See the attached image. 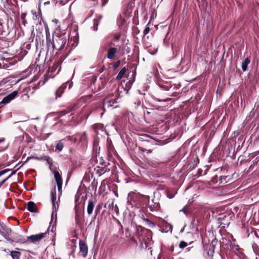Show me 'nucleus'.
Returning <instances> with one entry per match:
<instances>
[{
	"mask_svg": "<svg viewBox=\"0 0 259 259\" xmlns=\"http://www.w3.org/2000/svg\"><path fill=\"white\" fill-rule=\"evenodd\" d=\"M55 220V222H56L57 220V212H55V214H54L53 211H52V216H51V222Z\"/></svg>",
	"mask_w": 259,
	"mask_h": 259,
	"instance_id": "obj_25",
	"label": "nucleus"
},
{
	"mask_svg": "<svg viewBox=\"0 0 259 259\" xmlns=\"http://www.w3.org/2000/svg\"><path fill=\"white\" fill-rule=\"evenodd\" d=\"M27 209L30 212H34L36 210V206L34 202L29 201L27 204Z\"/></svg>",
	"mask_w": 259,
	"mask_h": 259,
	"instance_id": "obj_9",
	"label": "nucleus"
},
{
	"mask_svg": "<svg viewBox=\"0 0 259 259\" xmlns=\"http://www.w3.org/2000/svg\"><path fill=\"white\" fill-rule=\"evenodd\" d=\"M10 254L13 259H20L21 253L19 251H12Z\"/></svg>",
	"mask_w": 259,
	"mask_h": 259,
	"instance_id": "obj_15",
	"label": "nucleus"
},
{
	"mask_svg": "<svg viewBox=\"0 0 259 259\" xmlns=\"http://www.w3.org/2000/svg\"><path fill=\"white\" fill-rule=\"evenodd\" d=\"M18 95V92L16 91H14L12 92L11 94L8 95L6 97H5L0 104H6L9 103L10 101L14 99Z\"/></svg>",
	"mask_w": 259,
	"mask_h": 259,
	"instance_id": "obj_6",
	"label": "nucleus"
},
{
	"mask_svg": "<svg viewBox=\"0 0 259 259\" xmlns=\"http://www.w3.org/2000/svg\"><path fill=\"white\" fill-rule=\"evenodd\" d=\"M56 190L54 187V189L51 192V201L52 203L56 202Z\"/></svg>",
	"mask_w": 259,
	"mask_h": 259,
	"instance_id": "obj_16",
	"label": "nucleus"
},
{
	"mask_svg": "<svg viewBox=\"0 0 259 259\" xmlns=\"http://www.w3.org/2000/svg\"><path fill=\"white\" fill-rule=\"evenodd\" d=\"M81 138L82 139H85V138H86V133H84L82 135Z\"/></svg>",
	"mask_w": 259,
	"mask_h": 259,
	"instance_id": "obj_37",
	"label": "nucleus"
},
{
	"mask_svg": "<svg viewBox=\"0 0 259 259\" xmlns=\"http://www.w3.org/2000/svg\"><path fill=\"white\" fill-rule=\"evenodd\" d=\"M58 68H59V69L57 72V73H58L60 70V67L59 63H57L53 66L51 71H55Z\"/></svg>",
	"mask_w": 259,
	"mask_h": 259,
	"instance_id": "obj_21",
	"label": "nucleus"
},
{
	"mask_svg": "<svg viewBox=\"0 0 259 259\" xmlns=\"http://www.w3.org/2000/svg\"><path fill=\"white\" fill-rule=\"evenodd\" d=\"M95 212H96V215H97V214H98V210H97V209H96V210H95Z\"/></svg>",
	"mask_w": 259,
	"mask_h": 259,
	"instance_id": "obj_42",
	"label": "nucleus"
},
{
	"mask_svg": "<svg viewBox=\"0 0 259 259\" xmlns=\"http://www.w3.org/2000/svg\"><path fill=\"white\" fill-rule=\"evenodd\" d=\"M109 169L107 167H99L97 172L100 176L105 174L106 171H109Z\"/></svg>",
	"mask_w": 259,
	"mask_h": 259,
	"instance_id": "obj_14",
	"label": "nucleus"
},
{
	"mask_svg": "<svg viewBox=\"0 0 259 259\" xmlns=\"http://www.w3.org/2000/svg\"><path fill=\"white\" fill-rule=\"evenodd\" d=\"M143 221L147 224L148 226L150 228H153L155 226L154 224L149 219L144 218L143 219Z\"/></svg>",
	"mask_w": 259,
	"mask_h": 259,
	"instance_id": "obj_18",
	"label": "nucleus"
},
{
	"mask_svg": "<svg viewBox=\"0 0 259 259\" xmlns=\"http://www.w3.org/2000/svg\"><path fill=\"white\" fill-rule=\"evenodd\" d=\"M98 21L97 20H94V28L95 30H98Z\"/></svg>",
	"mask_w": 259,
	"mask_h": 259,
	"instance_id": "obj_27",
	"label": "nucleus"
},
{
	"mask_svg": "<svg viewBox=\"0 0 259 259\" xmlns=\"http://www.w3.org/2000/svg\"><path fill=\"white\" fill-rule=\"evenodd\" d=\"M108 2V0H102V6H104Z\"/></svg>",
	"mask_w": 259,
	"mask_h": 259,
	"instance_id": "obj_34",
	"label": "nucleus"
},
{
	"mask_svg": "<svg viewBox=\"0 0 259 259\" xmlns=\"http://www.w3.org/2000/svg\"><path fill=\"white\" fill-rule=\"evenodd\" d=\"M62 93H63L62 89L61 88H59L58 90L56 92V99H57V97H60Z\"/></svg>",
	"mask_w": 259,
	"mask_h": 259,
	"instance_id": "obj_23",
	"label": "nucleus"
},
{
	"mask_svg": "<svg viewBox=\"0 0 259 259\" xmlns=\"http://www.w3.org/2000/svg\"><path fill=\"white\" fill-rule=\"evenodd\" d=\"M95 207V203L92 200H90L88 202L87 207V212L89 214H91L93 213V209Z\"/></svg>",
	"mask_w": 259,
	"mask_h": 259,
	"instance_id": "obj_11",
	"label": "nucleus"
},
{
	"mask_svg": "<svg viewBox=\"0 0 259 259\" xmlns=\"http://www.w3.org/2000/svg\"><path fill=\"white\" fill-rule=\"evenodd\" d=\"M5 32L2 23L0 21V34Z\"/></svg>",
	"mask_w": 259,
	"mask_h": 259,
	"instance_id": "obj_32",
	"label": "nucleus"
},
{
	"mask_svg": "<svg viewBox=\"0 0 259 259\" xmlns=\"http://www.w3.org/2000/svg\"><path fill=\"white\" fill-rule=\"evenodd\" d=\"M187 246V243L184 241H181L179 244V247L181 249L184 248Z\"/></svg>",
	"mask_w": 259,
	"mask_h": 259,
	"instance_id": "obj_24",
	"label": "nucleus"
},
{
	"mask_svg": "<svg viewBox=\"0 0 259 259\" xmlns=\"http://www.w3.org/2000/svg\"><path fill=\"white\" fill-rule=\"evenodd\" d=\"M169 100H170V99H168L166 100L165 101H169Z\"/></svg>",
	"mask_w": 259,
	"mask_h": 259,
	"instance_id": "obj_44",
	"label": "nucleus"
},
{
	"mask_svg": "<svg viewBox=\"0 0 259 259\" xmlns=\"http://www.w3.org/2000/svg\"><path fill=\"white\" fill-rule=\"evenodd\" d=\"M115 211L118 213V207L117 206V205H115Z\"/></svg>",
	"mask_w": 259,
	"mask_h": 259,
	"instance_id": "obj_40",
	"label": "nucleus"
},
{
	"mask_svg": "<svg viewBox=\"0 0 259 259\" xmlns=\"http://www.w3.org/2000/svg\"><path fill=\"white\" fill-rule=\"evenodd\" d=\"M53 172L54 175V178L56 182L59 192L61 194L62 193V179L58 171H53Z\"/></svg>",
	"mask_w": 259,
	"mask_h": 259,
	"instance_id": "obj_5",
	"label": "nucleus"
},
{
	"mask_svg": "<svg viewBox=\"0 0 259 259\" xmlns=\"http://www.w3.org/2000/svg\"><path fill=\"white\" fill-rule=\"evenodd\" d=\"M250 63V58L247 57L245 60L242 62L241 68L243 72H245L247 70V66Z\"/></svg>",
	"mask_w": 259,
	"mask_h": 259,
	"instance_id": "obj_8",
	"label": "nucleus"
},
{
	"mask_svg": "<svg viewBox=\"0 0 259 259\" xmlns=\"http://www.w3.org/2000/svg\"><path fill=\"white\" fill-rule=\"evenodd\" d=\"M48 164L49 165V168L50 169V170L53 172V171H55V170L54 169L53 167V162H52V160L51 161H50V162H48Z\"/></svg>",
	"mask_w": 259,
	"mask_h": 259,
	"instance_id": "obj_29",
	"label": "nucleus"
},
{
	"mask_svg": "<svg viewBox=\"0 0 259 259\" xmlns=\"http://www.w3.org/2000/svg\"><path fill=\"white\" fill-rule=\"evenodd\" d=\"M11 230L4 224H0V234L7 240H9Z\"/></svg>",
	"mask_w": 259,
	"mask_h": 259,
	"instance_id": "obj_3",
	"label": "nucleus"
},
{
	"mask_svg": "<svg viewBox=\"0 0 259 259\" xmlns=\"http://www.w3.org/2000/svg\"><path fill=\"white\" fill-rule=\"evenodd\" d=\"M159 204H157L154 208H153L151 206L150 207V210L153 211L158 209Z\"/></svg>",
	"mask_w": 259,
	"mask_h": 259,
	"instance_id": "obj_31",
	"label": "nucleus"
},
{
	"mask_svg": "<svg viewBox=\"0 0 259 259\" xmlns=\"http://www.w3.org/2000/svg\"><path fill=\"white\" fill-rule=\"evenodd\" d=\"M132 195H133V194L132 193H130L128 195V197H127V201L128 202H130V199H131L132 197Z\"/></svg>",
	"mask_w": 259,
	"mask_h": 259,
	"instance_id": "obj_35",
	"label": "nucleus"
},
{
	"mask_svg": "<svg viewBox=\"0 0 259 259\" xmlns=\"http://www.w3.org/2000/svg\"><path fill=\"white\" fill-rule=\"evenodd\" d=\"M181 211L184 212V213L187 214L186 210L183 208L180 210Z\"/></svg>",
	"mask_w": 259,
	"mask_h": 259,
	"instance_id": "obj_41",
	"label": "nucleus"
},
{
	"mask_svg": "<svg viewBox=\"0 0 259 259\" xmlns=\"http://www.w3.org/2000/svg\"><path fill=\"white\" fill-rule=\"evenodd\" d=\"M50 226L49 227L48 230L44 233L28 236L26 239L23 238L20 239L19 241L21 243H25L26 241H30V242L36 243L44 238H49V235L51 236V238H53L55 235V233L53 231L54 226L52 227L51 232H50Z\"/></svg>",
	"mask_w": 259,
	"mask_h": 259,
	"instance_id": "obj_2",
	"label": "nucleus"
},
{
	"mask_svg": "<svg viewBox=\"0 0 259 259\" xmlns=\"http://www.w3.org/2000/svg\"><path fill=\"white\" fill-rule=\"evenodd\" d=\"M79 253L81 256L85 257L87 256L88 252V247L87 244L82 240L79 241Z\"/></svg>",
	"mask_w": 259,
	"mask_h": 259,
	"instance_id": "obj_4",
	"label": "nucleus"
},
{
	"mask_svg": "<svg viewBox=\"0 0 259 259\" xmlns=\"http://www.w3.org/2000/svg\"><path fill=\"white\" fill-rule=\"evenodd\" d=\"M53 205V210L52 211H53L54 214H55V212H57V210L59 208V204L56 202L52 203Z\"/></svg>",
	"mask_w": 259,
	"mask_h": 259,
	"instance_id": "obj_20",
	"label": "nucleus"
},
{
	"mask_svg": "<svg viewBox=\"0 0 259 259\" xmlns=\"http://www.w3.org/2000/svg\"><path fill=\"white\" fill-rule=\"evenodd\" d=\"M5 141V138L0 139V144ZM8 145L7 144H4L2 146H0V152L5 150L8 147Z\"/></svg>",
	"mask_w": 259,
	"mask_h": 259,
	"instance_id": "obj_19",
	"label": "nucleus"
},
{
	"mask_svg": "<svg viewBox=\"0 0 259 259\" xmlns=\"http://www.w3.org/2000/svg\"><path fill=\"white\" fill-rule=\"evenodd\" d=\"M213 250H210L209 252L208 251L207 252L208 253V255L210 256H212L213 255Z\"/></svg>",
	"mask_w": 259,
	"mask_h": 259,
	"instance_id": "obj_36",
	"label": "nucleus"
},
{
	"mask_svg": "<svg viewBox=\"0 0 259 259\" xmlns=\"http://www.w3.org/2000/svg\"><path fill=\"white\" fill-rule=\"evenodd\" d=\"M150 31V28L149 26H146V28L143 31V34L144 35H147Z\"/></svg>",
	"mask_w": 259,
	"mask_h": 259,
	"instance_id": "obj_26",
	"label": "nucleus"
},
{
	"mask_svg": "<svg viewBox=\"0 0 259 259\" xmlns=\"http://www.w3.org/2000/svg\"><path fill=\"white\" fill-rule=\"evenodd\" d=\"M117 52L116 48L112 47L109 48L107 51V58L109 59H113L115 57V54Z\"/></svg>",
	"mask_w": 259,
	"mask_h": 259,
	"instance_id": "obj_7",
	"label": "nucleus"
},
{
	"mask_svg": "<svg viewBox=\"0 0 259 259\" xmlns=\"http://www.w3.org/2000/svg\"><path fill=\"white\" fill-rule=\"evenodd\" d=\"M107 148L108 152L110 154H112V153H114V147L112 145L109 144L108 145Z\"/></svg>",
	"mask_w": 259,
	"mask_h": 259,
	"instance_id": "obj_22",
	"label": "nucleus"
},
{
	"mask_svg": "<svg viewBox=\"0 0 259 259\" xmlns=\"http://www.w3.org/2000/svg\"><path fill=\"white\" fill-rule=\"evenodd\" d=\"M175 94H176V93H175V92H174V93H172V95H171V96H175Z\"/></svg>",
	"mask_w": 259,
	"mask_h": 259,
	"instance_id": "obj_43",
	"label": "nucleus"
},
{
	"mask_svg": "<svg viewBox=\"0 0 259 259\" xmlns=\"http://www.w3.org/2000/svg\"><path fill=\"white\" fill-rule=\"evenodd\" d=\"M10 170L8 169H5V170H2L0 171V177L3 175H4L5 174H6V172H7L8 171H9Z\"/></svg>",
	"mask_w": 259,
	"mask_h": 259,
	"instance_id": "obj_33",
	"label": "nucleus"
},
{
	"mask_svg": "<svg viewBox=\"0 0 259 259\" xmlns=\"http://www.w3.org/2000/svg\"><path fill=\"white\" fill-rule=\"evenodd\" d=\"M159 86L161 89H162L163 90H165V91H168L172 89H174L176 87L177 88H179L180 87V85L179 84H178V85L174 84L173 85L170 86L168 83L161 84Z\"/></svg>",
	"mask_w": 259,
	"mask_h": 259,
	"instance_id": "obj_10",
	"label": "nucleus"
},
{
	"mask_svg": "<svg viewBox=\"0 0 259 259\" xmlns=\"http://www.w3.org/2000/svg\"><path fill=\"white\" fill-rule=\"evenodd\" d=\"M64 147V144L61 141H59L56 146V150L61 151Z\"/></svg>",
	"mask_w": 259,
	"mask_h": 259,
	"instance_id": "obj_17",
	"label": "nucleus"
},
{
	"mask_svg": "<svg viewBox=\"0 0 259 259\" xmlns=\"http://www.w3.org/2000/svg\"><path fill=\"white\" fill-rule=\"evenodd\" d=\"M13 175V173L10 175L8 177H7L6 179H5V180H4L3 181H2L1 183H0V188L4 185V184L12 176V175Z\"/></svg>",
	"mask_w": 259,
	"mask_h": 259,
	"instance_id": "obj_28",
	"label": "nucleus"
},
{
	"mask_svg": "<svg viewBox=\"0 0 259 259\" xmlns=\"http://www.w3.org/2000/svg\"><path fill=\"white\" fill-rule=\"evenodd\" d=\"M46 161H47L48 162V163L49 162H50V161H51L52 159L50 157H47V158H46Z\"/></svg>",
	"mask_w": 259,
	"mask_h": 259,
	"instance_id": "obj_39",
	"label": "nucleus"
},
{
	"mask_svg": "<svg viewBox=\"0 0 259 259\" xmlns=\"http://www.w3.org/2000/svg\"><path fill=\"white\" fill-rule=\"evenodd\" d=\"M67 38L64 34L56 33L53 36V41H51L47 45L49 49H53L58 51H62L67 46Z\"/></svg>",
	"mask_w": 259,
	"mask_h": 259,
	"instance_id": "obj_1",
	"label": "nucleus"
},
{
	"mask_svg": "<svg viewBox=\"0 0 259 259\" xmlns=\"http://www.w3.org/2000/svg\"><path fill=\"white\" fill-rule=\"evenodd\" d=\"M45 31H46V42H47V45H48V43H49L51 41V35L49 31V29L48 26L45 27Z\"/></svg>",
	"mask_w": 259,
	"mask_h": 259,
	"instance_id": "obj_12",
	"label": "nucleus"
},
{
	"mask_svg": "<svg viewBox=\"0 0 259 259\" xmlns=\"http://www.w3.org/2000/svg\"><path fill=\"white\" fill-rule=\"evenodd\" d=\"M126 71V69L125 67H123L121 70L118 73V75L116 76V79L117 80H120L121 79L122 77L123 76L124 74H125V72Z\"/></svg>",
	"mask_w": 259,
	"mask_h": 259,
	"instance_id": "obj_13",
	"label": "nucleus"
},
{
	"mask_svg": "<svg viewBox=\"0 0 259 259\" xmlns=\"http://www.w3.org/2000/svg\"><path fill=\"white\" fill-rule=\"evenodd\" d=\"M149 52L150 54H152V55H154L156 54V52H157V50H155L154 52H150V50H149Z\"/></svg>",
	"mask_w": 259,
	"mask_h": 259,
	"instance_id": "obj_38",
	"label": "nucleus"
},
{
	"mask_svg": "<svg viewBox=\"0 0 259 259\" xmlns=\"http://www.w3.org/2000/svg\"><path fill=\"white\" fill-rule=\"evenodd\" d=\"M120 64V61L118 60V61H116L114 64V65H113L114 69H116V68H117L119 66Z\"/></svg>",
	"mask_w": 259,
	"mask_h": 259,
	"instance_id": "obj_30",
	"label": "nucleus"
}]
</instances>
